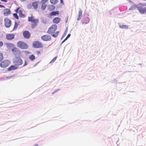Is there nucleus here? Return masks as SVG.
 Returning a JSON list of instances; mask_svg holds the SVG:
<instances>
[{"mask_svg": "<svg viewBox=\"0 0 146 146\" xmlns=\"http://www.w3.org/2000/svg\"><path fill=\"white\" fill-rule=\"evenodd\" d=\"M11 62L8 60H4L0 63V66L2 68H6L10 64Z\"/></svg>", "mask_w": 146, "mask_h": 146, "instance_id": "423d86ee", "label": "nucleus"}, {"mask_svg": "<svg viewBox=\"0 0 146 146\" xmlns=\"http://www.w3.org/2000/svg\"><path fill=\"white\" fill-rule=\"evenodd\" d=\"M3 45V43L2 41H0V47H2Z\"/></svg>", "mask_w": 146, "mask_h": 146, "instance_id": "473e14b6", "label": "nucleus"}, {"mask_svg": "<svg viewBox=\"0 0 146 146\" xmlns=\"http://www.w3.org/2000/svg\"><path fill=\"white\" fill-rule=\"evenodd\" d=\"M20 0L22 2H23V1H25L26 0Z\"/></svg>", "mask_w": 146, "mask_h": 146, "instance_id": "58836bf2", "label": "nucleus"}, {"mask_svg": "<svg viewBox=\"0 0 146 146\" xmlns=\"http://www.w3.org/2000/svg\"><path fill=\"white\" fill-rule=\"evenodd\" d=\"M1 1H3L4 2H6L7 1L6 0H1Z\"/></svg>", "mask_w": 146, "mask_h": 146, "instance_id": "e433bc0d", "label": "nucleus"}, {"mask_svg": "<svg viewBox=\"0 0 146 146\" xmlns=\"http://www.w3.org/2000/svg\"><path fill=\"white\" fill-rule=\"evenodd\" d=\"M82 12L81 10H80L79 12V13L78 15V17L77 18V20L78 21L80 20L82 17Z\"/></svg>", "mask_w": 146, "mask_h": 146, "instance_id": "412c9836", "label": "nucleus"}, {"mask_svg": "<svg viewBox=\"0 0 146 146\" xmlns=\"http://www.w3.org/2000/svg\"><path fill=\"white\" fill-rule=\"evenodd\" d=\"M13 63L15 65L18 66L22 65L23 64L22 60L19 57H16L14 59Z\"/></svg>", "mask_w": 146, "mask_h": 146, "instance_id": "39448f33", "label": "nucleus"}, {"mask_svg": "<svg viewBox=\"0 0 146 146\" xmlns=\"http://www.w3.org/2000/svg\"><path fill=\"white\" fill-rule=\"evenodd\" d=\"M15 12L19 14L20 17L25 18V15L22 13L23 11L20 7H17L15 10Z\"/></svg>", "mask_w": 146, "mask_h": 146, "instance_id": "6e6552de", "label": "nucleus"}, {"mask_svg": "<svg viewBox=\"0 0 146 146\" xmlns=\"http://www.w3.org/2000/svg\"><path fill=\"white\" fill-rule=\"evenodd\" d=\"M41 39L43 41H48L51 40V37L50 35L46 34L42 36Z\"/></svg>", "mask_w": 146, "mask_h": 146, "instance_id": "9b49d317", "label": "nucleus"}, {"mask_svg": "<svg viewBox=\"0 0 146 146\" xmlns=\"http://www.w3.org/2000/svg\"><path fill=\"white\" fill-rule=\"evenodd\" d=\"M0 7L5 8V7L4 6H3V5H0Z\"/></svg>", "mask_w": 146, "mask_h": 146, "instance_id": "c9c22d12", "label": "nucleus"}, {"mask_svg": "<svg viewBox=\"0 0 146 146\" xmlns=\"http://www.w3.org/2000/svg\"><path fill=\"white\" fill-rule=\"evenodd\" d=\"M38 3L39 2L38 1H35L32 3V5L34 9H37Z\"/></svg>", "mask_w": 146, "mask_h": 146, "instance_id": "f3484780", "label": "nucleus"}, {"mask_svg": "<svg viewBox=\"0 0 146 146\" xmlns=\"http://www.w3.org/2000/svg\"><path fill=\"white\" fill-rule=\"evenodd\" d=\"M35 146H38V145H35Z\"/></svg>", "mask_w": 146, "mask_h": 146, "instance_id": "a19ab883", "label": "nucleus"}, {"mask_svg": "<svg viewBox=\"0 0 146 146\" xmlns=\"http://www.w3.org/2000/svg\"><path fill=\"white\" fill-rule=\"evenodd\" d=\"M138 5H136L133 4L131 5V6L129 8V9L130 10H134L136 8L137 9Z\"/></svg>", "mask_w": 146, "mask_h": 146, "instance_id": "aec40b11", "label": "nucleus"}, {"mask_svg": "<svg viewBox=\"0 0 146 146\" xmlns=\"http://www.w3.org/2000/svg\"><path fill=\"white\" fill-rule=\"evenodd\" d=\"M46 7V5L44 4H42L41 6V9L43 11L44 10Z\"/></svg>", "mask_w": 146, "mask_h": 146, "instance_id": "a878e982", "label": "nucleus"}, {"mask_svg": "<svg viewBox=\"0 0 146 146\" xmlns=\"http://www.w3.org/2000/svg\"><path fill=\"white\" fill-rule=\"evenodd\" d=\"M4 25L5 27L7 28L10 27L11 23V21L10 19L7 18H6L4 19Z\"/></svg>", "mask_w": 146, "mask_h": 146, "instance_id": "9d476101", "label": "nucleus"}, {"mask_svg": "<svg viewBox=\"0 0 146 146\" xmlns=\"http://www.w3.org/2000/svg\"><path fill=\"white\" fill-rule=\"evenodd\" d=\"M23 35L24 37L26 38L29 39L31 37V34L28 31H25L23 32Z\"/></svg>", "mask_w": 146, "mask_h": 146, "instance_id": "f8f14e48", "label": "nucleus"}, {"mask_svg": "<svg viewBox=\"0 0 146 146\" xmlns=\"http://www.w3.org/2000/svg\"><path fill=\"white\" fill-rule=\"evenodd\" d=\"M13 16L15 17L16 19H19V17L18 15L16 13H14L13 14Z\"/></svg>", "mask_w": 146, "mask_h": 146, "instance_id": "7c9ffc66", "label": "nucleus"}, {"mask_svg": "<svg viewBox=\"0 0 146 146\" xmlns=\"http://www.w3.org/2000/svg\"><path fill=\"white\" fill-rule=\"evenodd\" d=\"M146 3H139L138 4L137 10L139 12L142 14H145L146 13Z\"/></svg>", "mask_w": 146, "mask_h": 146, "instance_id": "7ed1b4c3", "label": "nucleus"}, {"mask_svg": "<svg viewBox=\"0 0 146 146\" xmlns=\"http://www.w3.org/2000/svg\"><path fill=\"white\" fill-rule=\"evenodd\" d=\"M36 53L38 55H40V51H36Z\"/></svg>", "mask_w": 146, "mask_h": 146, "instance_id": "f704fd0d", "label": "nucleus"}, {"mask_svg": "<svg viewBox=\"0 0 146 146\" xmlns=\"http://www.w3.org/2000/svg\"><path fill=\"white\" fill-rule=\"evenodd\" d=\"M59 14V12L58 11L52 12L49 14V15L50 16H56Z\"/></svg>", "mask_w": 146, "mask_h": 146, "instance_id": "6ab92c4d", "label": "nucleus"}, {"mask_svg": "<svg viewBox=\"0 0 146 146\" xmlns=\"http://www.w3.org/2000/svg\"><path fill=\"white\" fill-rule=\"evenodd\" d=\"M119 26L120 28L122 29H127L128 28V25H119Z\"/></svg>", "mask_w": 146, "mask_h": 146, "instance_id": "5701e85b", "label": "nucleus"}, {"mask_svg": "<svg viewBox=\"0 0 146 146\" xmlns=\"http://www.w3.org/2000/svg\"><path fill=\"white\" fill-rule=\"evenodd\" d=\"M18 67L16 65H13L11 66L7 70L8 71H10L12 70H14L18 69Z\"/></svg>", "mask_w": 146, "mask_h": 146, "instance_id": "dca6fc26", "label": "nucleus"}, {"mask_svg": "<svg viewBox=\"0 0 146 146\" xmlns=\"http://www.w3.org/2000/svg\"><path fill=\"white\" fill-rule=\"evenodd\" d=\"M60 3H61L63 4L64 3L63 0H60Z\"/></svg>", "mask_w": 146, "mask_h": 146, "instance_id": "4c0bfd02", "label": "nucleus"}, {"mask_svg": "<svg viewBox=\"0 0 146 146\" xmlns=\"http://www.w3.org/2000/svg\"><path fill=\"white\" fill-rule=\"evenodd\" d=\"M143 1H146V0H143Z\"/></svg>", "mask_w": 146, "mask_h": 146, "instance_id": "79ce46f5", "label": "nucleus"}, {"mask_svg": "<svg viewBox=\"0 0 146 146\" xmlns=\"http://www.w3.org/2000/svg\"><path fill=\"white\" fill-rule=\"evenodd\" d=\"M3 58L4 57L3 54L0 53V62L3 59Z\"/></svg>", "mask_w": 146, "mask_h": 146, "instance_id": "cd10ccee", "label": "nucleus"}, {"mask_svg": "<svg viewBox=\"0 0 146 146\" xmlns=\"http://www.w3.org/2000/svg\"><path fill=\"white\" fill-rule=\"evenodd\" d=\"M12 51L13 54L15 56H19L21 54V51L15 47L12 48Z\"/></svg>", "mask_w": 146, "mask_h": 146, "instance_id": "1a4fd4ad", "label": "nucleus"}, {"mask_svg": "<svg viewBox=\"0 0 146 146\" xmlns=\"http://www.w3.org/2000/svg\"><path fill=\"white\" fill-rule=\"evenodd\" d=\"M57 58V57L56 56L50 62V63H51L54 62L56 60Z\"/></svg>", "mask_w": 146, "mask_h": 146, "instance_id": "c756f323", "label": "nucleus"}, {"mask_svg": "<svg viewBox=\"0 0 146 146\" xmlns=\"http://www.w3.org/2000/svg\"><path fill=\"white\" fill-rule=\"evenodd\" d=\"M15 35L14 34H7L6 36V39L8 40H13L14 38Z\"/></svg>", "mask_w": 146, "mask_h": 146, "instance_id": "ddd939ff", "label": "nucleus"}, {"mask_svg": "<svg viewBox=\"0 0 146 146\" xmlns=\"http://www.w3.org/2000/svg\"><path fill=\"white\" fill-rule=\"evenodd\" d=\"M6 45L7 46V47L8 48H13L15 47V45L11 43H6Z\"/></svg>", "mask_w": 146, "mask_h": 146, "instance_id": "a211bd4d", "label": "nucleus"}, {"mask_svg": "<svg viewBox=\"0 0 146 146\" xmlns=\"http://www.w3.org/2000/svg\"><path fill=\"white\" fill-rule=\"evenodd\" d=\"M33 45L34 48H41L43 46L42 43L38 41H34L33 43Z\"/></svg>", "mask_w": 146, "mask_h": 146, "instance_id": "0eeeda50", "label": "nucleus"}, {"mask_svg": "<svg viewBox=\"0 0 146 146\" xmlns=\"http://www.w3.org/2000/svg\"><path fill=\"white\" fill-rule=\"evenodd\" d=\"M70 36V34H69L68 35L66 38L62 42V43L64 42L67 39L69 38Z\"/></svg>", "mask_w": 146, "mask_h": 146, "instance_id": "c85d7f7f", "label": "nucleus"}, {"mask_svg": "<svg viewBox=\"0 0 146 146\" xmlns=\"http://www.w3.org/2000/svg\"><path fill=\"white\" fill-rule=\"evenodd\" d=\"M19 25V23H17L16 22H15V25L14 26V28L13 29V31H14L18 27V25Z\"/></svg>", "mask_w": 146, "mask_h": 146, "instance_id": "4be33fe9", "label": "nucleus"}, {"mask_svg": "<svg viewBox=\"0 0 146 146\" xmlns=\"http://www.w3.org/2000/svg\"><path fill=\"white\" fill-rule=\"evenodd\" d=\"M28 20L29 22L32 23L31 27L32 29H34L36 26L39 23V20L37 19H35V17L33 15L28 17Z\"/></svg>", "mask_w": 146, "mask_h": 146, "instance_id": "f03ea898", "label": "nucleus"}, {"mask_svg": "<svg viewBox=\"0 0 146 146\" xmlns=\"http://www.w3.org/2000/svg\"><path fill=\"white\" fill-rule=\"evenodd\" d=\"M48 1V0H42V1H41V3H42V4H45V3L46 2H47V1Z\"/></svg>", "mask_w": 146, "mask_h": 146, "instance_id": "2f4dec72", "label": "nucleus"}, {"mask_svg": "<svg viewBox=\"0 0 146 146\" xmlns=\"http://www.w3.org/2000/svg\"><path fill=\"white\" fill-rule=\"evenodd\" d=\"M29 58L32 61H33L35 59V56L33 55H30L29 57Z\"/></svg>", "mask_w": 146, "mask_h": 146, "instance_id": "bb28decb", "label": "nucleus"}, {"mask_svg": "<svg viewBox=\"0 0 146 146\" xmlns=\"http://www.w3.org/2000/svg\"><path fill=\"white\" fill-rule=\"evenodd\" d=\"M50 3L53 4H57L58 2L57 0H50Z\"/></svg>", "mask_w": 146, "mask_h": 146, "instance_id": "393cba45", "label": "nucleus"}, {"mask_svg": "<svg viewBox=\"0 0 146 146\" xmlns=\"http://www.w3.org/2000/svg\"><path fill=\"white\" fill-rule=\"evenodd\" d=\"M27 61L26 60L25 61V64L23 65V66H24L26 65H27Z\"/></svg>", "mask_w": 146, "mask_h": 146, "instance_id": "72a5a7b5", "label": "nucleus"}, {"mask_svg": "<svg viewBox=\"0 0 146 146\" xmlns=\"http://www.w3.org/2000/svg\"><path fill=\"white\" fill-rule=\"evenodd\" d=\"M55 8V7L52 5H49L48 7V9L50 11L54 10Z\"/></svg>", "mask_w": 146, "mask_h": 146, "instance_id": "b1692460", "label": "nucleus"}, {"mask_svg": "<svg viewBox=\"0 0 146 146\" xmlns=\"http://www.w3.org/2000/svg\"><path fill=\"white\" fill-rule=\"evenodd\" d=\"M11 77V76L7 77H6V78H10V77Z\"/></svg>", "mask_w": 146, "mask_h": 146, "instance_id": "ea45409f", "label": "nucleus"}, {"mask_svg": "<svg viewBox=\"0 0 146 146\" xmlns=\"http://www.w3.org/2000/svg\"><path fill=\"white\" fill-rule=\"evenodd\" d=\"M3 15L5 16H8L11 13V11L10 9H6L4 10Z\"/></svg>", "mask_w": 146, "mask_h": 146, "instance_id": "4468645a", "label": "nucleus"}, {"mask_svg": "<svg viewBox=\"0 0 146 146\" xmlns=\"http://www.w3.org/2000/svg\"><path fill=\"white\" fill-rule=\"evenodd\" d=\"M60 21V18L58 17H56L53 19L52 21L54 23L57 24Z\"/></svg>", "mask_w": 146, "mask_h": 146, "instance_id": "2eb2a0df", "label": "nucleus"}, {"mask_svg": "<svg viewBox=\"0 0 146 146\" xmlns=\"http://www.w3.org/2000/svg\"><path fill=\"white\" fill-rule=\"evenodd\" d=\"M17 46L20 49H26L28 48L29 46L25 42L21 41H18L17 43Z\"/></svg>", "mask_w": 146, "mask_h": 146, "instance_id": "20e7f679", "label": "nucleus"}, {"mask_svg": "<svg viewBox=\"0 0 146 146\" xmlns=\"http://www.w3.org/2000/svg\"><path fill=\"white\" fill-rule=\"evenodd\" d=\"M57 29V27L55 24L52 25L48 28L47 31V33L50 34L54 37H56L58 35L59 33V31H56Z\"/></svg>", "mask_w": 146, "mask_h": 146, "instance_id": "f257e3e1", "label": "nucleus"}]
</instances>
